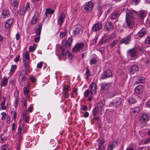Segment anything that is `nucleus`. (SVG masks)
Returning <instances> with one entry per match:
<instances>
[{
	"label": "nucleus",
	"instance_id": "f257e3e1",
	"mask_svg": "<svg viewBox=\"0 0 150 150\" xmlns=\"http://www.w3.org/2000/svg\"><path fill=\"white\" fill-rule=\"evenodd\" d=\"M135 14V13L133 11H130L126 13V21L127 25L130 28L134 25V22L135 20L134 16Z\"/></svg>",
	"mask_w": 150,
	"mask_h": 150
},
{
	"label": "nucleus",
	"instance_id": "f03ea898",
	"mask_svg": "<svg viewBox=\"0 0 150 150\" xmlns=\"http://www.w3.org/2000/svg\"><path fill=\"white\" fill-rule=\"evenodd\" d=\"M87 45H85L83 42L77 43L72 49V52H76L81 49L82 51L85 52L87 50Z\"/></svg>",
	"mask_w": 150,
	"mask_h": 150
},
{
	"label": "nucleus",
	"instance_id": "7ed1b4c3",
	"mask_svg": "<svg viewBox=\"0 0 150 150\" xmlns=\"http://www.w3.org/2000/svg\"><path fill=\"white\" fill-rule=\"evenodd\" d=\"M42 25L41 23H39L38 24V26L35 31L36 35L35 36V42H39L40 40V35L42 30Z\"/></svg>",
	"mask_w": 150,
	"mask_h": 150
},
{
	"label": "nucleus",
	"instance_id": "20e7f679",
	"mask_svg": "<svg viewBox=\"0 0 150 150\" xmlns=\"http://www.w3.org/2000/svg\"><path fill=\"white\" fill-rule=\"evenodd\" d=\"M149 114L147 113H143L140 117L139 122L141 124L146 123L149 120Z\"/></svg>",
	"mask_w": 150,
	"mask_h": 150
},
{
	"label": "nucleus",
	"instance_id": "39448f33",
	"mask_svg": "<svg viewBox=\"0 0 150 150\" xmlns=\"http://www.w3.org/2000/svg\"><path fill=\"white\" fill-rule=\"evenodd\" d=\"M105 103L104 101H100L98 103L97 105L94 108V111L96 112H102Z\"/></svg>",
	"mask_w": 150,
	"mask_h": 150
},
{
	"label": "nucleus",
	"instance_id": "423d86ee",
	"mask_svg": "<svg viewBox=\"0 0 150 150\" xmlns=\"http://www.w3.org/2000/svg\"><path fill=\"white\" fill-rule=\"evenodd\" d=\"M82 31V27L79 25H76L74 28L73 34L74 35H79Z\"/></svg>",
	"mask_w": 150,
	"mask_h": 150
},
{
	"label": "nucleus",
	"instance_id": "0eeeda50",
	"mask_svg": "<svg viewBox=\"0 0 150 150\" xmlns=\"http://www.w3.org/2000/svg\"><path fill=\"white\" fill-rule=\"evenodd\" d=\"M93 5V3L92 1H90L87 2L83 7L84 11L87 12L89 11L92 10Z\"/></svg>",
	"mask_w": 150,
	"mask_h": 150
},
{
	"label": "nucleus",
	"instance_id": "6e6552de",
	"mask_svg": "<svg viewBox=\"0 0 150 150\" xmlns=\"http://www.w3.org/2000/svg\"><path fill=\"white\" fill-rule=\"evenodd\" d=\"M90 94L95 95L97 92V86L96 84L94 83H91L89 86Z\"/></svg>",
	"mask_w": 150,
	"mask_h": 150
},
{
	"label": "nucleus",
	"instance_id": "1a4fd4ad",
	"mask_svg": "<svg viewBox=\"0 0 150 150\" xmlns=\"http://www.w3.org/2000/svg\"><path fill=\"white\" fill-rule=\"evenodd\" d=\"M102 26L101 23L98 22L94 24L92 28V30L95 32L98 31L101 29Z\"/></svg>",
	"mask_w": 150,
	"mask_h": 150
},
{
	"label": "nucleus",
	"instance_id": "9d476101",
	"mask_svg": "<svg viewBox=\"0 0 150 150\" xmlns=\"http://www.w3.org/2000/svg\"><path fill=\"white\" fill-rule=\"evenodd\" d=\"M121 103V100L120 98L115 99L113 101L111 102L110 104V106H114L115 107L119 105Z\"/></svg>",
	"mask_w": 150,
	"mask_h": 150
},
{
	"label": "nucleus",
	"instance_id": "9b49d317",
	"mask_svg": "<svg viewBox=\"0 0 150 150\" xmlns=\"http://www.w3.org/2000/svg\"><path fill=\"white\" fill-rule=\"evenodd\" d=\"M128 57H130L131 58H134L137 56V51L135 49L133 48L129 50L127 52Z\"/></svg>",
	"mask_w": 150,
	"mask_h": 150
},
{
	"label": "nucleus",
	"instance_id": "f8f14e48",
	"mask_svg": "<svg viewBox=\"0 0 150 150\" xmlns=\"http://www.w3.org/2000/svg\"><path fill=\"white\" fill-rule=\"evenodd\" d=\"M10 16L9 12L8 9H4L1 15V19H2L8 18Z\"/></svg>",
	"mask_w": 150,
	"mask_h": 150
},
{
	"label": "nucleus",
	"instance_id": "ddd939ff",
	"mask_svg": "<svg viewBox=\"0 0 150 150\" xmlns=\"http://www.w3.org/2000/svg\"><path fill=\"white\" fill-rule=\"evenodd\" d=\"M104 28L106 31H109L113 29V25L111 22H108L105 24Z\"/></svg>",
	"mask_w": 150,
	"mask_h": 150
},
{
	"label": "nucleus",
	"instance_id": "4468645a",
	"mask_svg": "<svg viewBox=\"0 0 150 150\" xmlns=\"http://www.w3.org/2000/svg\"><path fill=\"white\" fill-rule=\"evenodd\" d=\"M111 86V83H102L101 84V90L103 91H105L108 90Z\"/></svg>",
	"mask_w": 150,
	"mask_h": 150
},
{
	"label": "nucleus",
	"instance_id": "2eb2a0df",
	"mask_svg": "<svg viewBox=\"0 0 150 150\" xmlns=\"http://www.w3.org/2000/svg\"><path fill=\"white\" fill-rule=\"evenodd\" d=\"M22 131V128L21 126H19L18 129V132L16 134L17 138L18 139V141L19 143L21 142L22 137L21 135V131Z\"/></svg>",
	"mask_w": 150,
	"mask_h": 150
},
{
	"label": "nucleus",
	"instance_id": "dca6fc26",
	"mask_svg": "<svg viewBox=\"0 0 150 150\" xmlns=\"http://www.w3.org/2000/svg\"><path fill=\"white\" fill-rule=\"evenodd\" d=\"M13 21V19L12 18L9 19L6 21L5 26V28L7 30H9L12 24Z\"/></svg>",
	"mask_w": 150,
	"mask_h": 150
},
{
	"label": "nucleus",
	"instance_id": "f3484780",
	"mask_svg": "<svg viewBox=\"0 0 150 150\" xmlns=\"http://www.w3.org/2000/svg\"><path fill=\"white\" fill-rule=\"evenodd\" d=\"M131 38L130 35H127L126 37L122 39L120 42L121 44H126L129 43L131 41Z\"/></svg>",
	"mask_w": 150,
	"mask_h": 150
},
{
	"label": "nucleus",
	"instance_id": "a211bd4d",
	"mask_svg": "<svg viewBox=\"0 0 150 150\" xmlns=\"http://www.w3.org/2000/svg\"><path fill=\"white\" fill-rule=\"evenodd\" d=\"M112 75V73L111 71L108 70L106 71L103 74L101 78L103 79L109 77Z\"/></svg>",
	"mask_w": 150,
	"mask_h": 150
},
{
	"label": "nucleus",
	"instance_id": "6ab92c4d",
	"mask_svg": "<svg viewBox=\"0 0 150 150\" xmlns=\"http://www.w3.org/2000/svg\"><path fill=\"white\" fill-rule=\"evenodd\" d=\"M147 33L146 29L144 28H142L137 33V35L140 38H142L146 35Z\"/></svg>",
	"mask_w": 150,
	"mask_h": 150
},
{
	"label": "nucleus",
	"instance_id": "aec40b11",
	"mask_svg": "<svg viewBox=\"0 0 150 150\" xmlns=\"http://www.w3.org/2000/svg\"><path fill=\"white\" fill-rule=\"evenodd\" d=\"M65 17V14L64 12L61 13L58 20V22L59 25H61L63 22Z\"/></svg>",
	"mask_w": 150,
	"mask_h": 150
},
{
	"label": "nucleus",
	"instance_id": "412c9836",
	"mask_svg": "<svg viewBox=\"0 0 150 150\" xmlns=\"http://www.w3.org/2000/svg\"><path fill=\"white\" fill-rule=\"evenodd\" d=\"M143 90V86L142 85H140L135 88V92L136 94H139L142 93Z\"/></svg>",
	"mask_w": 150,
	"mask_h": 150
},
{
	"label": "nucleus",
	"instance_id": "4be33fe9",
	"mask_svg": "<svg viewBox=\"0 0 150 150\" xmlns=\"http://www.w3.org/2000/svg\"><path fill=\"white\" fill-rule=\"evenodd\" d=\"M145 81L146 80L144 78L142 77H139L137 81L135 82L134 84L137 85L139 83H144Z\"/></svg>",
	"mask_w": 150,
	"mask_h": 150
},
{
	"label": "nucleus",
	"instance_id": "5701e85b",
	"mask_svg": "<svg viewBox=\"0 0 150 150\" xmlns=\"http://www.w3.org/2000/svg\"><path fill=\"white\" fill-rule=\"evenodd\" d=\"M140 111L139 108L137 107L134 108H132L130 110L131 113L134 114L136 116L139 113Z\"/></svg>",
	"mask_w": 150,
	"mask_h": 150
},
{
	"label": "nucleus",
	"instance_id": "b1692460",
	"mask_svg": "<svg viewBox=\"0 0 150 150\" xmlns=\"http://www.w3.org/2000/svg\"><path fill=\"white\" fill-rule=\"evenodd\" d=\"M139 68L137 65H134L132 66L130 69V72L132 74H133L134 73L137 71L139 70Z\"/></svg>",
	"mask_w": 150,
	"mask_h": 150
},
{
	"label": "nucleus",
	"instance_id": "393cba45",
	"mask_svg": "<svg viewBox=\"0 0 150 150\" xmlns=\"http://www.w3.org/2000/svg\"><path fill=\"white\" fill-rule=\"evenodd\" d=\"M116 32H114L107 39L105 40V42H109L111 41L112 39H114L115 36Z\"/></svg>",
	"mask_w": 150,
	"mask_h": 150
},
{
	"label": "nucleus",
	"instance_id": "a878e982",
	"mask_svg": "<svg viewBox=\"0 0 150 150\" xmlns=\"http://www.w3.org/2000/svg\"><path fill=\"white\" fill-rule=\"evenodd\" d=\"M23 65L25 67V70H28L29 69V62L26 60L23 59Z\"/></svg>",
	"mask_w": 150,
	"mask_h": 150
},
{
	"label": "nucleus",
	"instance_id": "bb28decb",
	"mask_svg": "<svg viewBox=\"0 0 150 150\" xmlns=\"http://www.w3.org/2000/svg\"><path fill=\"white\" fill-rule=\"evenodd\" d=\"M25 76H24L23 75L20 74L19 77L20 84L21 85H23L24 83V81L25 79Z\"/></svg>",
	"mask_w": 150,
	"mask_h": 150
},
{
	"label": "nucleus",
	"instance_id": "cd10ccee",
	"mask_svg": "<svg viewBox=\"0 0 150 150\" xmlns=\"http://www.w3.org/2000/svg\"><path fill=\"white\" fill-rule=\"evenodd\" d=\"M8 79L5 77H3L1 83V86H5L7 84Z\"/></svg>",
	"mask_w": 150,
	"mask_h": 150
},
{
	"label": "nucleus",
	"instance_id": "c85d7f7f",
	"mask_svg": "<svg viewBox=\"0 0 150 150\" xmlns=\"http://www.w3.org/2000/svg\"><path fill=\"white\" fill-rule=\"evenodd\" d=\"M119 13L116 12L113 13L110 16V18L112 20H115L119 16Z\"/></svg>",
	"mask_w": 150,
	"mask_h": 150
},
{
	"label": "nucleus",
	"instance_id": "c756f323",
	"mask_svg": "<svg viewBox=\"0 0 150 150\" xmlns=\"http://www.w3.org/2000/svg\"><path fill=\"white\" fill-rule=\"evenodd\" d=\"M72 42V38H69L67 42L64 43V46L66 48L67 46V44H68V46L69 47H70L71 46V43Z\"/></svg>",
	"mask_w": 150,
	"mask_h": 150
},
{
	"label": "nucleus",
	"instance_id": "7c9ffc66",
	"mask_svg": "<svg viewBox=\"0 0 150 150\" xmlns=\"http://www.w3.org/2000/svg\"><path fill=\"white\" fill-rule=\"evenodd\" d=\"M146 13L145 11H141L139 14L140 17L142 21L144 20V17L146 15Z\"/></svg>",
	"mask_w": 150,
	"mask_h": 150
},
{
	"label": "nucleus",
	"instance_id": "2f4dec72",
	"mask_svg": "<svg viewBox=\"0 0 150 150\" xmlns=\"http://www.w3.org/2000/svg\"><path fill=\"white\" fill-rule=\"evenodd\" d=\"M67 30H65L63 31L60 32L59 34V37L60 38H62L66 36L67 34Z\"/></svg>",
	"mask_w": 150,
	"mask_h": 150
},
{
	"label": "nucleus",
	"instance_id": "473e14b6",
	"mask_svg": "<svg viewBox=\"0 0 150 150\" xmlns=\"http://www.w3.org/2000/svg\"><path fill=\"white\" fill-rule=\"evenodd\" d=\"M7 137H5L3 134H1L0 135V142L3 143L5 142L7 139Z\"/></svg>",
	"mask_w": 150,
	"mask_h": 150
},
{
	"label": "nucleus",
	"instance_id": "72a5a7b5",
	"mask_svg": "<svg viewBox=\"0 0 150 150\" xmlns=\"http://www.w3.org/2000/svg\"><path fill=\"white\" fill-rule=\"evenodd\" d=\"M18 4V1L17 0H11V4L12 6L17 7Z\"/></svg>",
	"mask_w": 150,
	"mask_h": 150
},
{
	"label": "nucleus",
	"instance_id": "f704fd0d",
	"mask_svg": "<svg viewBox=\"0 0 150 150\" xmlns=\"http://www.w3.org/2000/svg\"><path fill=\"white\" fill-rule=\"evenodd\" d=\"M110 144L114 148L118 145V142L117 140L114 139L112 140Z\"/></svg>",
	"mask_w": 150,
	"mask_h": 150
},
{
	"label": "nucleus",
	"instance_id": "c9c22d12",
	"mask_svg": "<svg viewBox=\"0 0 150 150\" xmlns=\"http://www.w3.org/2000/svg\"><path fill=\"white\" fill-rule=\"evenodd\" d=\"M38 22V19L37 18V17L36 16H34L32 19L31 22L30 23L32 25H34L36 23H37Z\"/></svg>",
	"mask_w": 150,
	"mask_h": 150
},
{
	"label": "nucleus",
	"instance_id": "e433bc0d",
	"mask_svg": "<svg viewBox=\"0 0 150 150\" xmlns=\"http://www.w3.org/2000/svg\"><path fill=\"white\" fill-rule=\"evenodd\" d=\"M104 143L103 141H99V142L98 145V150H103L105 149V147H104L103 144Z\"/></svg>",
	"mask_w": 150,
	"mask_h": 150
},
{
	"label": "nucleus",
	"instance_id": "4c0bfd02",
	"mask_svg": "<svg viewBox=\"0 0 150 150\" xmlns=\"http://www.w3.org/2000/svg\"><path fill=\"white\" fill-rule=\"evenodd\" d=\"M54 10H52L49 8L47 9L45 12L46 16H47L48 14H53L54 12Z\"/></svg>",
	"mask_w": 150,
	"mask_h": 150
},
{
	"label": "nucleus",
	"instance_id": "58836bf2",
	"mask_svg": "<svg viewBox=\"0 0 150 150\" xmlns=\"http://www.w3.org/2000/svg\"><path fill=\"white\" fill-rule=\"evenodd\" d=\"M66 48H63L61 51V54L63 56L67 55V54H69V51L68 50H65Z\"/></svg>",
	"mask_w": 150,
	"mask_h": 150
},
{
	"label": "nucleus",
	"instance_id": "ea45409f",
	"mask_svg": "<svg viewBox=\"0 0 150 150\" xmlns=\"http://www.w3.org/2000/svg\"><path fill=\"white\" fill-rule=\"evenodd\" d=\"M86 77V79H88V77L90 76V71L88 68H86V71L85 74Z\"/></svg>",
	"mask_w": 150,
	"mask_h": 150
},
{
	"label": "nucleus",
	"instance_id": "a19ab883",
	"mask_svg": "<svg viewBox=\"0 0 150 150\" xmlns=\"http://www.w3.org/2000/svg\"><path fill=\"white\" fill-rule=\"evenodd\" d=\"M118 40L116 39L111 43L110 45V48H112L118 43Z\"/></svg>",
	"mask_w": 150,
	"mask_h": 150
},
{
	"label": "nucleus",
	"instance_id": "79ce46f5",
	"mask_svg": "<svg viewBox=\"0 0 150 150\" xmlns=\"http://www.w3.org/2000/svg\"><path fill=\"white\" fill-rule=\"evenodd\" d=\"M37 45L34 44L33 47L31 46H30L29 47V50L30 52H33L36 49Z\"/></svg>",
	"mask_w": 150,
	"mask_h": 150
},
{
	"label": "nucleus",
	"instance_id": "37998d69",
	"mask_svg": "<svg viewBox=\"0 0 150 150\" xmlns=\"http://www.w3.org/2000/svg\"><path fill=\"white\" fill-rule=\"evenodd\" d=\"M17 67V66L16 65H12L11 66V69L10 70V73H13L15 71Z\"/></svg>",
	"mask_w": 150,
	"mask_h": 150
},
{
	"label": "nucleus",
	"instance_id": "c03bdc74",
	"mask_svg": "<svg viewBox=\"0 0 150 150\" xmlns=\"http://www.w3.org/2000/svg\"><path fill=\"white\" fill-rule=\"evenodd\" d=\"M23 59L24 60H28L29 59V55L28 53L27 52L23 56Z\"/></svg>",
	"mask_w": 150,
	"mask_h": 150
},
{
	"label": "nucleus",
	"instance_id": "a18cd8bd",
	"mask_svg": "<svg viewBox=\"0 0 150 150\" xmlns=\"http://www.w3.org/2000/svg\"><path fill=\"white\" fill-rule=\"evenodd\" d=\"M70 87L69 86L66 85L63 87V90L65 93L68 92L69 91V88Z\"/></svg>",
	"mask_w": 150,
	"mask_h": 150
},
{
	"label": "nucleus",
	"instance_id": "49530a36",
	"mask_svg": "<svg viewBox=\"0 0 150 150\" xmlns=\"http://www.w3.org/2000/svg\"><path fill=\"white\" fill-rule=\"evenodd\" d=\"M30 72V71L29 70L26 71V70H25V71L23 70L21 72V75H23L24 76L27 75L28 72L29 73Z\"/></svg>",
	"mask_w": 150,
	"mask_h": 150
},
{
	"label": "nucleus",
	"instance_id": "de8ad7c7",
	"mask_svg": "<svg viewBox=\"0 0 150 150\" xmlns=\"http://www.w3.org/2000/svg\"><path fill=\"white\" fill-rule=\"evenodd\" d=\"M90 62V64L92 65L93 64H96L97 62V60L95 58H92Z\"/></svg>",
	"mask_w": 150,
	"mask_h": 150
},
{
	"label": "nucleus",
	"instance_id": "09e8293b",
	"mask_svg": "<svg viewBox=\"0 0 150 150\" xmlns=\"http://www.w3.org/2000/svg\"><path fill=\"white\" fill-rule=\"evenodd\" d=\"M84 96L85 98L87 97L90 94L89 89L86 90L84 92Z\"/></svg>",
	"mask_w": 150,
	"mask_h": 150
},
{
	"label": "nucleus",
	"instance_id": "8fccbe9b",
	"mask_svg": "<svg viewBox=\"0 0 150 150\" xmlns=\"http://www.w3.org/2000/svg\"><path fill=\"white\" fill-rule=\"evenodd\" d=\"M23 120L27 122H28L29 120V116H23Z\"/></svg>",
	"mask_w": 150,
	"mask_h": 150
},
{
	"label": "nucleus",
	"instance_id": "3c124183",
	"mask_svg": "<svg viewBox=\"0 0 150 150\" xmlns=\"http://www.w3.org/2000/svg\"><path fill=\"white\" fill-rule=\"evenodd\" d=\"M128 101L130 104L134 103L135 102V100L132 98H129L128 100Z\"/></svg>",
	"mask_w": 150,
	"mask_h": 150
},
{
	"label": "nucleus",
	"instance_id": "603ef678",
	"mask_svg": "<svg viewBox=\"0 0 150 150\" xmlns=\"http://www.w3.org/2000/svg\"><path fill=\"white\" fill-rule=\"evenodd\" d=\"M5 103V100H4L1 104V107L3 110H5L6 108V107L4 106Z\"/></svg>",
	"mask_w": 150,
	"mask_h": 150
},
{
	"label": "nucleus",
	"instance_id": "864d4df0",
	"mask_svg": "<svg viewBox=\"0 0 150 150\" xmlns=\"http://www.w3.org/2000/svg\"><path fill=\"white\" fill-rule=\"evenodd\" d=\"M140 0H133L132 1V4L134 5H136L140 1Z\"/></svg>",
	"mask_w": 150,
	"mask_h": 150
},
{
	"label": "nucleus",
	"instance_id": "5fc2aeb1",
	"mask_svg": "<svg viewBox=\"0 0 150 150\" xmlns=\"http://www.w3.org/2000/svg\"><path fill=\"white\" fill-rule=\"evenodd\" d=\"M1 115H2L1 117V120H4L5 117L6 116V114L5 112H2L1 113Z\"/></svg>",
	"mask_w": 150,
	"mask_h": 150
},
{
	"label": "nucleus",
	"instance_id": "6e6d98bb",
	"mask_svg": "<svg viewBox=\"0 0 150 150\" xmlns=\"http://www.w3.org/2000/svg\"><path fill=\"white\" fill-rule=\"evenodd\" d=\"M28 89L27 88L25 87L23 88V92L25 95H26L28 94Z\"/></svg>",
	"mask_w": 150,
	"mask_h": 150
},
{
	"label": "nucleus",
	"instance_id": "4d7b16f0",
	"mask_svg": "<svg viewBox=\"0 0 150 150\" xmlns=\"http://www.w3.org/2000/svg\"><path fill=\"white\" fill-rule=\"evenodd\" d=\"M42 64L43 62H40L38 64L37 67L38 68H40L42 67Z\"/></svg>",
	"mask_w": 150,
	"mask_h": 150
},
{
	"label": "nucleus",
	"instance_id": "13d9d810",
	"mask_svg": "<svg viewBox=\"0 0 150 150\" xmlns=\"http://www.w3.org/2000/svg\"><path fill=\"white\" fill-rule=\"evenodd\" d=\"M30 79L31 81L33 83L36 82V79L35 77L30 76Z\"/></svg>",
	"mask_w": 150,
	"mask_h": 150
},
{
	"label": "nucleus",
	"instance_id": "bf43d9fd",
	"mask_svg": "<svg viewBox=\"0 0 150 150\" xmlns=\"http://www.w3.org/2000/svg\"><path fill=\"white\" fill-rule=\"evenodd\" d=\"M150 142V137L146 139L144 142V144H146Z\"/></svg>",
	"mask_w": 150,
	"mask_h": 150
},
{
	"label": "nucleus",
	"instance_id": "052dcab7",
	"mask_svg": "<svg viewBox=\"0 0 150 150\" xmlns=\"http://www.w3.org/2000/svg\"><path fill=\"white\" fill-rule=\"evenodd\" d=\"M19 55H16V57L14 59V61L16 62H18L19 60Z\"/></svg>",
	"mask_w": 150,
	"mask_h": 150
},
{
	"label": "nucleus",
	"instance_id": "680f3d73",
	"mask_svg": "<svg viewBox=\"0 0 150 150\" xmlns=\"http://www.w3.org/2000/svg\"><path fill=\"white\" fill-rule=\"evenodd\" d=\"M145 42L146 44H150V38L148 37L145 40Z\"/></svg>",
	"mask_w": 150,
	"mask_h": 150
},
{
	"label": "nucleus",
	"instance_id": "e2e57ef3",
	"mask_svg": "<svg viewBox=\"0 0 150 150\" xmlns=\"http://www.w3.org/2000/svg\"><path fill=\"white\" fill-rule=\"evenodd\" d=\"M26 11V10L25 9L21 10L20 12V14L21 15H25Z\"/></svg>",
	"mask_w": 150,
	"mask_h": 150
},
{
	"label": "nucleus",
	"instance_id": "0e129e2a",
	"mask_svg": "<svg viewBox=\"0 0 150 150\" xmlns=\"http://www.w3.org/2000/svg\"><path fill=\"white\" fill-rule=\"evenodd\" d=\"M69 94L68 93V92L67 93H65L64 94V95L63 96V97H64L65 98H68L69 97Z\"/></svg>",
	"mask_w": 150,
	"mask_h": 150
},
{
	"label": "nucleus",
	"instance_id": "69168bd1",
	"mask_svg": "<svg viewBox=\"0 0 150 150\" xmlns=\"http://www.w3.org/2000/svg\"><path fill=\"white\" fill-rule=\"evenodd\" d=\"M113 148V147L112 146H111L110 144L108 146L107 148V149L108 150H112Z\"/></svg>",
	"mask_w": 150,
	"mask_h": 150
},
{
	"label": "nucleus",
	"instance_id": "338daca9",
	"mask_svg": "<svg viewBox=\"0 0 150 150\" xmlns=\"http://www.w3.org/2000/svg\"><path fill=\"white\" fill-rule=\"evenodd\" d=\"M146 106L150 108V101H148L146 103Z\"/></svg>",
	"mask_w": 150,
	"mask_h": 150
},
{
	"label": "nucleus",
	"instance_id": "774afa93",
	"mask_svg": "<svg viewBox=\"0 0 150 150\" xmlns=\"http://www.w3.org/2000/svg\"><path fill=\"white\" fill-rule=\"evenodd\" d=\"M146 65L147 67L150 68V59L148 60L147 61Z\"/></svg>",
	"mask_w": 150,
	"mask_h": 150
}]
</instances>
